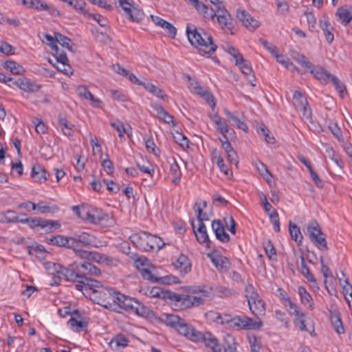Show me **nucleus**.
Returning <instances> with one entry per match:
<instances>
[{"instance_id":"1","label":"nucleus","mask_w":352,"mask_h":352,"mask_svg":"<svg viewBox=\"0 0 352 352\" xmlns=\"http://www.w3.org/2000/svg\"><path fill=\"white\" fill-rule=\"evenodd\" d=\"M161 321L193 342L203 341L206 346H210L212 348L215 345L216 340L213 335L209 332L202 333L177 315L165 314Z\"/></svg>"},{"instance_id":"2","label":"nucleus","mask_w":352,"mask_h":352,"mask_svg":"<svg viewBox=\"0 0 352 352\" xmlns=\"http://www.w3.org/2000/svg\"><path fill=\"white\" fill-rule=\"evenodd\" d=\"M206 316L211 321L220 324L227 329H256L262 327L263 322L246 316H232L228 314H220L212 311H208Z\"/></svg>"},{"instance_id":"3","label":"nucleus","mask_w":352,"mask_h":352,"mask_svg":"<svg viewBox=\"0 0 352 352\" xmlns=\"http://www.w3.org/2000/svg\"><path fill=\"white\" fill-rule=\"evenodd\" d=\"M186 34L190 44L195 46L201 55L210 54L217 50L212 36L203 29L198 30L194 25H187Z\"/></svg>"},{"instance_id":"4","label":"nucleus","mask_w":352,"mask_h":352,"mask_svg":"<svg viewBox=\"0 0 352 352\" xmlns=\"http://www.w3.org/2000/svg\"><path fill=\"white\" fill-rule=\"evenodd\" d=\"M130 239L139 249L144 251L160 250L165 243L162 239L147 232H140L133 234Z\"/></svg>"},{"instance_id":"5","label":"nucleus","mask_w":352,"mask_h":352,"mask_svg":"<svg viewBox=\"0 0 352 352\" xmlns=\"http://www.w3.org/2000/svg\"><path fill=\"white\" fill-rule=\"evenodd\" d=\"M245 296L252 314L258 318L265 315V303L252 285L245 287Z\"/></svg>"},{"instance_id":"6","label":"nucleus","mask_w":352,"mask_h":352,"mask_svg":"<svg viewBox=\"0 0 352 352\" xmlns=\"http://www.w3.org/2000/svg\"><path fill=\"white\" fill-rule=\"evenodd\" d=\"M118 295V292L104 287L89 293V296L93 301L107 309H115L113 307L116 305Z\"/></svg>"},{"instance_id":"7","label":"nucleus","mask_w":352,"mask_h":352,"mask_svg":"<svg viewBox=\"0 0 352 352\" xmlns=\"http://www.w3.org/2000/svg\"><path fill=\"white\" fill-rule=\"evenodd\" d=\"M116 305L126 311L133 312L138 316L143 317L148 316L151 312V310L147 307L138 300L119 292L116 299Z\"/></svg>"},{"instance_id":"8","label":"nucleus","mask_w":352,"mask_h":352,"mask_svg":"<svg viewBox=\"0 0 352 352\" xmlns=\"http://www.w3.org/2000/svg\"><path fill=\"white\" fill-rule=\"evenodd\" d=\"M227 52L232 56L236 65L239 67L241 72L246 76L250 83L252 86H255V84L253 83L255 81V76L252 74V65L250 61L245 60L239 51L233 46H228Z\"/></svg>"},{"instance_id":"9","label":"nucleus","mask_w":352,"mask_h":352,"mask_svg":"<svg viewBox=\"0 0 352 352\" xmlns=\"http://www.w3.org/2000/svg\"><path fill=\"white\" fill-rule=\"evenodd\" d=\"M209 11H213L214 12V15L212 17H207L208 19H211L214 20L215 17H217V21L221 25V28L226 33H231L232 29L233 27L232 25V18L230 13L225 8V6L223 3H219L215 8H212L209 10Z\"/></svg>"},{"instance_id":"10","label":"nucleus","mask_w":352,"mask_h":352,"mask_svg":"<svg viewBox=\"0 0 352 352\" xmlns=\"http://www.w3.org/2000/svg\"><path fill=\"white\" fill-rule=\"evenodd\" d=\"M307 232L311 241L319 250L322 251L328 250L325 237L318 222L316 221H311L307 226Z\"/></svg>"},{"instance_id":"11","label":"nucleus","mask_w":352,"mask_h":352,"mask_svg":"<svg viewBox=\"0 0 352 352\" xmlns=\"http://www.w3.org/2000/svg\"><path fill=\"white\" fill-rule=\"evenodd\" d=\"M212 291V287L206 285L194 287L192 289V292L193 294H199V296L186 295V307L198 306L203 304L205 301V298L209 297L211 295Z\"/></svg>"},{"instance_id":"12","label":"nucleus","mask_w":352,"mask_h":352,"mask_svg":"<svg viewBox=\"0 0 352 352\" xmlns=\"http://www.w3.org/2000/svg\"><path fill=\"white\" fill-rule=\"evenodd\" d=\"M27 224L32 229L40 227L47 233L52 232L60 227L58 221L45 219L41 217L28 218Z\"/></svg>"},{"instance_id":"13","label":"nucleus","mask_w":352,"mask_h":352,"mask_svg":"<svg viewBox=\"0 0 352 352\" xmlns=\"http://www.w3.org/2000/svg\"><path fill=\"white\" fill-rule=\"evenodd\" d=\"M214 340L216 343L214 348L210 346H206L210 349L212 352H236L235 338L232 335L227 334L225 336L222 344H220L215 337Z\"/></svg>"},{"instance_id":"14","label":"nucleus","mask_w":352,"mask_h":352,"mask_svg":"<svg viewBox=\"0 0 352 352\" xmlns=\"http://www.w3.org/2000/svg\"><path fill=\"white\" fill-rule=\"evenodd\" d=\"M293 100L296 109L302 111V116L309 120L311 119V111L308 105L307 99L300 91H295L293 96Z\"/></svg>"},{"instance_id":"15","label":"nucleus","mask_w":352,"mask_h":352,"mask_svg":"<svg viewBox=\"0 0 352 352\" xmlns=\"http://www.w3.org/2000/svg\"><path fill=\"white\" fill-rule=\"evenodd\" d=\"M109 219V214L98 208H93L88 209L85 221L94 224L106 225Z\"/></svg>"},{"instance_id":"16","label":"nucleus","mask_w":352,"mask_h":352,"mask_svg":"<svg viewBox=\"0 0 352 352\" xmlns=\"http://www.w3.org/2000/svg\"><path fill=\"white\" fill-rule=\"evenodd\" d=\"M77 270L79 274V280L88 278L87 276H98L100 270L96 266L88 261L77 263Z\"/></svg>"},{"instance_id":"17","label":"nucleus","mask_w":352,"mask_h":352,"mask_svg":"<svg viewBox=\"0 0 352 352\" xmlns=\"http://www.w3.org/2000/svg\"><path fill=\"white\" fill-rule=\"evenodd\" d=\"M208 256L211 259L212 263L220 272H226L230 267V263L228 258L218 254L217 252L208 254Z\"/></svg>"},{"instance_id":"18","label":"nucleus","mask_w":352,"mask_h":352,"mask_svg":"<svg viewBox=\"0 0 352 352\" xmlns=\"http://www.w3.org/2000/svg\"><path fill=\"white\" fill-rule=\"evenodd\" d=\"M236 16L243 25L251 31H254L259 27V22L244 10H237Z\"/></svg>"},{"instance_id":"19","label":"nucleus","mask_w":352,"mask_h":352,"mask_svg":"<svg viewBox=\"0 0 352 352\" xmlns=\"http://www.w3.org/2000/svg\"><path fill=\"white\" fill-rule=\"evenodd\" d=\"M14 83L21 90L28 93L37 92L41 88V85L25 77L18 78Z\"/></svg>"},{"instance_id":"20","label":"nucleus","mask_w":352,"mask_h":352,"mask_svg":"<svg viewBox=\"0 0 352 352\" xmlns=\"http://www.w3.org/2000/svg\"><path fill=\"white\" fill-rule=\"evenodd\" d=\"M71 237L74 241L72 248L80 247V245L85 246L93 245L96 241V238L94 236L85 232L75 234L74 236Z\"/></svg>"},{"instance_id":"21","label":"nucleus","mask_w":352,"mask_h":352,"mask_svg":"<svg viewBox=\"0 0 352 352\" xmlns=\"http://www.w3.org/2000/svg\"><path fill=\"white\" fill-rule=\"evenodd\" d=\"M74 240L72 237H67L63 235H56L52 237H47L45 242L50 245H54L58 247H65L71 248L74 246Z\"/></svg>"},{"instance_id":"22","label":"nucleus","mask_w":352,"mask_h":352,"mask_svg":"<svg viewBox=\"0 0 352 352\" xmlns=\"http://www.w3.org/2000/svg\"><path fill=\"white\" fill-rule=\"evenodd\" d=\"M151 19L156 25L163 28L170 38H174L175 37L177 29L170 23L158 16L151 15Z\"/></svg>"},{"instance_id":"23","label":"nucleus","mask_w":352,"mask_h":352,"mask_svg":"<svg viewBox=\"0 0 352 352\" xmlns=\"http://www.w3.org/2000/svg\"><path fill=\"white\" fill-rule=\"evenodd\" d=\"M191 224L197 241L201 244H206L207 247H209L210 241L209 240L207 230L204 222L199 223V227L197 230H195V228L193 221L191 222Z\"/></svg>"},{"instance_id":"24","label":"nucleus","mask_w":352,"mask_h":352,"mask_svg":"<svg viewBox=\"0 0 352 352\" xmlns=\"http://www.w3.org/2000/svg\"><path fill=\"white\" fill-rule=\"evenodd\" d=\"M212 228L217 239L222 242H228L230 241V236L226 232L224 226L220 220L212 221Z\"/></svg>"},{"instance_id":"25","label":"nucleus","mask_w":352,"mask_h":352,"mask_svg":"<svg viewBox=\"0 0 352 352\" xmlns=\"http://www.w3.org/2000/svg\"><path fill=\"white\" fill-rule=\"evenodd\" d=\"M319 25L323 32L327 42L331 43L334 39V35L333 33V28L329 22L328 18L326 15H323V19L320 20Z\"/></svg>"},{"instance_id":"26","label":"nucleus","mask_w":352,"mask_h":352,"mask_svg":"<svg viewBox=\"0 0 352 352\" xmlns=\"http://www.w3.org/2000/svg\"><path fill=\"white\" fill-rule=\"evenodd\" d=\"M76 90L80 97L91 101V105L94 107H102V102L100 99L95 98L94 96L87 89L86 87L78 86Z\"/></svg>"},{"instance_id":"27","label":"nucleus","mask_w":352,"mask_h":352,"mask_svg":"<svg viewBox=\"0 0 352 352\" xmlns=\"http://www.w3.org/2000/svg\"><path fill=\"white\" fill-rule=\"evenodd\" d=\"M336 16L338 21L343 25H347L352 21V12H351L347 6H342L337 9Z\"/></svg>"},{"instance_id":"28","label":"nucleus","mask_w":352,"mask_h":352,"mask_svg":"<svg viewBox=\"0 0 352 352\" xmlns=\"http://www.w3.org/2000/svg\"><path fill=\"white\" fill-rule=\"evenodd\" d=\"M300 258L301 261L300 272L302 275L307 280V281L312 283V287L314 288L319 289V287L317 285L316 279L306 265L305 258L302 254L300 256Z\"/></svg>"},{"instance_id":"29","label":"nucleus","mask_w":352,"mask_h":352,"mask_svg":"<svg viewBox=\"0 0 352 352\" xmlns=\"http://www.w3.org/2000/svg\"><path fill=\"white\" fill-rule=\"evenodd\" d=\"M78 282L85 285V292L83 293L85 296H89V293L98 290L103 287L100 282L91 278H83L79 280Z\"/></svg>"},{"instance_id":"30","label":"nucleus","mask_w":352,"mask_h":352,"mask_svg":"<svg viewBox=\"0 0 352 352\" xmlns=\"http://www.w3.org/2000/svg\"><path fill=\"white\" fill-rule=\"evenodd\" d=\"M65 279L68 281L78 282L79 274L77 270V262L70 264L68 267H64Z\"/></svg>"},{"instance_id":"31","label":"nucleus","mask_w":352,"mask_h":352,"mask_svg":"<svg viewBox=\"0 0 352 352\" xmlns=\"http://www.w3.org/2000/svg\"><path fill=\"white\" fill-rule=\"evenodd\" d=\"M32 177L36 182L43 183L47 180L46 170L40 164H35L32 168Z\"/></svg>"},{"instance_id":"32","label":"nucleus","mask_w":352,"mask_h":352,"mask_svg":"<svg viewBox=\"0 0 352 352\" xmlns=\"http://www.w3.org/2000/svg\"><path fill=\"white\" fill-rule=\"evenodd\" d=\"M314 76L323 83H327L331 76V74L322 67H316L311 70Z\"/></svg>"},{"instance_id":"33","label":"nucleus","mask_w":352,"mask_h":352,"mask_svg":"<svg viewBox=\"0 0 352 352\" xmlns=\"http://www.w3.org/2000/svg\"><path fill=\"white\" fill-rule=\"evenodd\" d=\"M144 87L146 91L151 93L155 96L163 100H168V96L164 93V91L162 89L155 86V85L150 82H147L146 84H144Z\"/></svg>"},{"instance_id":"34","label":"nucleus","mask_w":352,"mask_h":352,"mask_svg":"<svg viewBox=\"0 0 352 352\" xmlns=\"http://www.w3.org/2000/svg\"><path fill=\"white\" fill-rule=\"evenodd\" d=\"M298 293L300 296L301 303L309 309H313L312 298L306 289L302 286H300L298 288Z\"/></svg>"},{"instance_id":"35","label":"nucleus","mask_w":352,"mask_h":352,"mask_svg":"<svg viewBox=\"0 0 352 352\" xmlns=\"http://www.w3.org/2000/svg\"><path fill=\"white\" fill-rule=\"evenodd\" d=\"M111 125L117 131L120 138L124 137V134L126 133L129 137L132 133V128L129 124L124 126L120 121L111 122Z\"/></svg>"},{"instance_id":"36","label":"nucleus","mask_w":352,"mask_h":352,"mask_svg":"<svg viewBox=\"0 0 352 352\" xmlns=\"http://www.w3.org/2000/svg\"><path fill=\"white\" fill-rule=\"evenodd\" d=\"M173 265L175 268L180 269L184 271L185 273H187L190 270V263L188 258L184 255L181 254L177 259L173 263Z\"/></svg>"},{"instance_id":"37","label":"nucleus","mask_w":352,"mask_h":352,"mask_svg":"<svg viewBox=\"0 0 352 352\" xmlns=\"http://www.w3.org/2000/svg\"><path fill=\"white\" fill-rule=\"evenodd\" d=\"M170 172L173 175L172 182L175 185H177L181 179L182 172L179 166L174 159H173V162H170Z\"/></svg>"},{"instance_id":"38","label":"nucleus","mask_w":352,"mask_h":352,"mask_svg":"<svg viewBox=\"0 0 352 352\" xmlns=\"http://www.w3.org/2000/svg\"><path fill=\"white\" fill-rule=\"evenodd\" d=\"M289 231L292 239L300 245L303 238L302 235L298 226L293 223L291 221L289 222Z\"/></svg>"},{"instance_id":"39","label":"nucleus","mask_w":352,"mask_h":352,"mask_svg":"<svg viewBox=\"0 0 352 352\" xmlns=\"http://www.w3.org/2000/svg\"><path fill=\"white\" fill-rule=\"evenodd\" d=\"M144 12L142 10L137 7L133 6L130 9L128 13H126V16L132 21L139 22L144 17Z\"/></svg>"},{"instance_id":"40","label":"nucleus","mask_w":352,"mask_h":352,"mask_svg":"<svg viewBox=\"0 0 352 352\" xmlns=\"http://www.w3.org/2000/svg\"><path fill=\"white\" fill-rule=\"evenodd\" d=\"M36 206V210H38L41 213H54L58 210V207L56 205L50 206L49 204H45L43 201H40Z\"/></svg>"},{"instance_id":"41","label":"nucleus","mask_w":352,"mask_h":352,"mask_svg":"<svg viewBox=\"0 0 352 352\" xmlns=\"http://www.w3.org/2000/svg\"><path fill=\"white\" fill-rule=\"evenodd\" d=\"M330 319L336 332L339 334L343 333L344 329L339 314L337 313L331 314Z\"/></svg>"},{"instance_id":"42","label":"nucleus","mask_w":352,"mask_h":352,"mask_svg":"<svg viewBox=\"0 0 352 352\" xmlns=\"http://www.w3.org/2000/svg\"><path fill=\"white\" fill-rule=\"evenodd\" d=\"M186 295H181L175 292L167 291L165 294H164V299H170L173 301L179 302H181L182 305L186 307Z\"/></svg>"},{"instance_id":"43","label":"nucleus","mask_w":352,"mask_h":352,"mask_svg":"<svg viewBox=\"0 0 352 352\" xmlns=\"http://www.w3.org/2000/svg\"><path fill=\"white\" fill-rule=\"evenodd\" d=\"M173 138L175 142L180 145L183 148L189 147V140L182 133L176 131L173 133Z\"/></svg>"},{"instance_id":"44","label":"nucleus","mask_w":352,"mask_h":352,"mask_svg":"<svg viewBox=\"0 0 352 352\" xmlns=\"http://www.w3.org/2000/svg\"><path fill=\"white\" fill-rule=\"evenodd\" d=\"M55 38L56 41H57L63 47L72 51V40L70 38H67L65 36H63V34L58 32H55Z\"/></svg>"},{"instance_id":"45","label":"nucleus","mask_w":352,"mask_h":352,"mask_svg":"<svg viewBox=\"0 0 352 352\" xmlns=\"http://www.w3.org/2000/svg\"><path fill=\"white\" fill-rule=\"evenodd\" d=\"M16 214L12 210L0 213L1 223H16Z\"/></svg>"},{"instance_id":"46","label":"nucleus","mask_w":352,"mask_h":352,"mask_svg":"<svg viewBox=\"0 0 352 352\" xmlns=\"http://www.w3.org/2000/svg\"><path fill=\"white\" fill-rule=\"evenodd\" d=\"M256 169L267 182H269L271 180L272 176L265 164L259 162L256 164Z\"/></svg>"},{"instance_id":"47","label":"nucleus","mask_w":352,"mask_h":352,"mask_svg":"<svg viewBox=\"0 0 352 352\" xmlns=\"http://www.w3.org/2000/svg\"><path fill=\"white\" fill-rule=\"evenodd\" d=\"M214 293L221 298L229 297L234 294L232 289L223 286H217L214 288Z\"/></svg>"},{"instance_id":"48","label":"nucleus","mask_w":352,"mask_h":352,"mask_svg":"<svg viewBox=\"0 0 352 352\" xmlns=\"http://www.w3.org/2000/svg\"><path fill=\"white\" fill-rule=\"evenodd\" d=\"M305 15L307 18L309 30L314 32L316 30L317 23L316 16L311 11H309L308 10L305 12Z\"/></svg>"},{"instance_id":"49","label":"nucleus","mask_w":352,"mask_h":352,"mask_svg":"<svg viewBox=\"0 0 352 352\" xmlns=\"http://www.w3.org/2000/svg\"><path fill=\"white\" fill-rule=\"evenodd\" d=\"M6 67L14 74H20L23 71L21 65L12 60L6 63Z\"/></svg>"},{"instance_id":"50","label":"nucleus","mask_w":352,"mask_h":352,"mask_svg":"<svg viewBox=\"0 0 352 352\" xmlns=\"http://www.w3.org/2000/svg\"><path fill=\"white\" fill-rule=\"evenodd\" d=\"M214 118H217V120H214V122L218 126V129L222 133L223 136L226 135V133H228L229 126L225 122H223L221 118L217 115H214Z\"/></svg>"},{"instance_id":"51","label":"nucleus","mask_w":352,"mask_h":352,"mask_svg":"<svg viewBox=\"0 0 352 352\" xmlns=\"http://www.w3.org/2000/svg\"><path fill=\"white\" fill-rule=\"evenodd\" d=\"M287 301V303L285 305V306L287 307V309L291 316H295L297 317L300 316V314H303L300 311L298 307L295 303L292 302L289 299H288Z\"/></svg>"},{"instance_id":"52","label":"nucleus","mask_w":352,"mask_h":352,"mask_svg":"<svg viewBox=\"0 0 352 352\" xmlns=\"http://www.w3.org/2000/svg\"><path fill=\"white\" fill-rule=\"evenodd\" d=\"M189 89L192 93L199 95L200 96L202 95V93H204L206 90L205 88L201 87L197 81L190 82Z\"/></svg>"},{"instance_id":"53","label":"nucleus","mask_w":352,"mask_h":352,"mask_svg":"<svg viewBox=\"0 0 352 352\" xmlns=\"http://www.w3.org/2000/svg\"><path fill=\"white\" fill-rule=\"evenodd\" d=\"M141 275L145 280H148L153 283H159L160 281V279L159 278H157L154 276V275L152 274V272L146 268H142L141 270Z\"/></svg>"},{"instance_id":"54","label":"nucleus","mask_w":352,"mask_h":352,"mask_svg":"<svg viewBox=\"0 0 352 352\" xmlns=\"http://www.w3.org/2000/svg\"><path fill=\"white\" fill-rule=\"evenodd\" d=\"M270 219L273 223L274 229L276 232L280 231V222L278 214L276 210H273L271 214H269Z\"/></svg>"},{"instance_id":"55","label":"nucleus","mask_w":352,"mask_h":352,"mask_svg":"<svg viewBox=\"0 0 352 352\" xmlns=\"http://www.w3.org/2000/svg\"><path fill=\"white\" fill-rule=\"evenodd\" d=\"M329 80H331L334 85L336 89L340 94H342L345 90L344 85L340 81V80L335 76L331 75Z\"/></svg>"},{"instance_id":"56","label":"nucleus","mask_w":352,"mask_h":352,"mask_svg":"<svg viewBox=\"0 0 352 352\" xmlns=\"http://www.w3.org/2000/svg\"><path fill=\"white\" fill-rule=\"evenodd\" d=\"M70 249H72L76 255L80 258L89 260L91 252L82 250L80 247L71 248Z\"/></svg>"},{"instance_id":"57","label":"nucleus","mask_w":352,"mask_h":352,"mask_svg":"<svg viewBox=\"0 0 352 352\" xmlns=\"http://www.w3.org/2000/svg\"><path fill=\"white\" fill-rule=\"evenodd\" d=\"M72 210L81 219L85 221L88 208L85 207H80L78 206H73Z\"/></svg>"},{"instance_id":"58","label":"nucleus","mask_w":352,"mask_h":352,"mask_svg":"<svg viewBox=\"0 0 352 352\" xmlns=\"http://www.w3.org/2000/svg\"><path fill=\"white\" fill-rule=\"evenodd\" d=\"M227 228L232 234L236 233V223L232 216H228L224 218Z\"/></svg>"},{"instance_id":"59","label":"nucleus","mask_w":352,"mask_h":352,"mask_svg":"<svg viewBox=\"0 0 352 352\" xmlns=\"http://www.w3.org/2000/svg\"><path fill=\"white\" fill-rule=\"evenodd\" d=\"M250 344L252 352H261V344L256 337L250 338Z\"/></svg>"},{"instance_id":"60","label":"nucleus","mask_w":352,"mask_h":352,"mask_svg":"<svg viewBox=\"0 0 352 352\" xmlns=\"http://www.w3.org/2000/svg\"><path fill=\"white\" fill-rule=\"evenodd\" d=\"M137 166L140 170L144 173H148L150 175H153L154 173V168L151 164L148 162H146L145 164H141L139 162L137 163Z\"/></svg>"},{"instance_id":"61","label":"nucleus","mask_w":352,"mask_h":352,"mask_svg":"<svg viewBox=\"0 0 352 352\" xmlns=\"http://www.w3.org/2000/svg\"><path fill=\"white\" fill-rule=\"evenodd\" d=\"M89 260L97 263H104L108 260V257L96 252H91Z\"/></svg>"},{"instance_id":"62","label":"nucleus","mask_w":352,"mask_h":352,"mask_svg":"<svg viewBox=\"0 0 352 352\" xmlns=\"http://www.w3.org/2000/svg\"><path fill=\"white\" fill-rule=\"evenodd\" d=\"M30 8H34L38 10H45L48 8V5L39 0H30Z\"/></svg>"},{"instance_id":"63","label":"nucleus","mask_w":352,"mask_h":352,"mask_svg":"<svg viewBox=\"0 0 352 352\" xmlns=\"http://www.w3.org/2000/svg\"><path fill=\"white\" fill-rule=\"evenodd\" d=\"M120 6L122 7L124 14L130 11V9L133 7V0H118Z\"/></svg>"},{"instance_id":"64","label":"nucleus","mask_w":352,"mask_h":352,"mask_svg":"<svg viewBox=\"0 0 352 352\" xmlns=\"http://www.w3.org/2000/svg\"><path fill=\"white\" fill-rule=\"evenodd\" d=\"M102 166L106 173L109 175L111 174L114 171V167L112 162L109 159H105L102 160Z\"/></svg>"}]
</instances>
